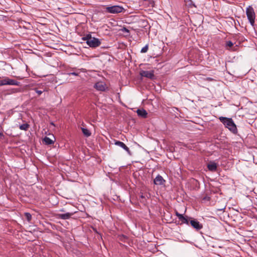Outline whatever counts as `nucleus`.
<instances>
[{"mask_svg": "<svg viewBox=\"0 0 257 257\" xmlns=\"http://www.w3.org/2000/svg\"><path fill=\"white\" fill-rule=\"evenodd\" d=\"M8 77H6L0 80V86L8 85Z\"/></svg>", "mask_w": 257, "mask_h": 257, "instance_id": "aec40b11", "label": "nucleus"}, {"mask_svg": "<svg viewBox=\"0 0 257 257\" xmlns=\"http://www.w3.org/2000/svg\"><path fill=\"white\" fill-rule=\"evenodd\" d=\"M17 78L19 80L23 79V77H21L20 76L17 77Z\"/></svg>", "mask_w": 257, "mask_h": 257, "instance_id": "c85d7f7f", "label": "nucleus"}, {"mask_svg": "<svg viewBox=\"0 0 257 257\" xmlns=\"http://www.w3.org/2000/svg\"><path fill=\"white\" fill-rule=\"evenodd\" d=\"M175 214L178 217L179 219L183 215V214L179 213L177 211L176 212Z\"/></svg>", "mask_w": 257, "mask_h": 257, "instance_id": "bb28decb", "label": "nucleus"}, {"mask_svg": "<svg viewBox=\"0 0 257 257\" xmlns=\"http://www.w3.org/2000/svg\"><path fill=\"white\" fill-rule=\"evenodd\" d=\"M3 136H4V135H3V133L0 132V138L2 137Z\"/></svg>", "mask_w": 257, "mask_h": 257, "instance_id": "c756f323", "label": "nucleus"}, {"mask_svg": "<svg viewBox=\"0 0 257 257\" xmlns=\"http://www.w3.org/2000/svg\"><path fill=\"white\" fill-rule=\"evenodd\" d=\"M86 43L91 48L97 47L101 44V42L99 40L94 37H93L92 39L88 40L86 41Z\"/></svg>", "mask_w": 257, "mask_h": 257, "instance_id": "20e7f679", "label": "nucleus"}, {"mask_svg": "<svg viewBox=\"0 0 257 257\" xmlns=\"http://www.w3.org/2000/svg\"><path fill=\"white\" fill-rule=\"evenodd\" d=\"M148 45H146L145 47H144L141 50V52L142 53H146L148 50Z\"/></svg>", "mask_w": 257, "mask_h": 257, "instance_id": "5701e85b", "label": "nucleus"}, {"mask_svg": "<svg viewBox=\"0 0 257 257\" xmlns=\"http://www.w3.org/2000/svg\"><path fill=\"white\" fill-rule=\"evenodd\" d=\"M93 37H91L90 34L87 35L85 37L82 38V40L87 41L88 40L90 39H92Z\"/></svg>", "mask_w": 257, "mask_h": 257, "instance_id": "b1692460", "label": "nucleus"}, {"mask_svg": "<svg viewBox=\"0 0 257 257\" xmlns=\"http://www.w3.org/2000/svg\"><path fill=\"white\" fill-rule=\"evenodd\" d=\"M123 8L119 6H107L105 8V12L110 14H118L122 12Z\"/></svg>", "mask_w": 257, "mask_h": 257, "instance_id": "7ed1b4c3", "label": "nucleus"}, {"mask_svg": "<svg viewBox=\"0 0 257 257\" xmlns=\"http://www.w3.org/2000/svg\"><path fill=\"white\" fill-rule=\"evenodd\" d=\"M8 85H15V86H21V83L16 80L10 79L8 78Z\"/></svg>", "mask_w": 257, "mask_h": 257, "instance_id": "dca6fc26", "label": "nucleus"}, {"mask_svg": "<svg viewBox=\"0 0 257 257\" xmlns=\"http://www.w3.org/2000/svg\"><path fill=\"white\" fill-rule=\"evenodd\" d=\"M190 219H191V217H189L188 216H187V215H185V216L183 215L179 219V220L181 221V224H186L189 225Z\"/></svg>", "mask_w": 257, "mask_h": 257, "instance_id": "4468645a", "label": "nucleus"}, {"mask_svg": "<svg viewBox=\"0 0 257 257\" xmlns=\"http://www.w3.org/2000/svg\"><path fill=\"white\" fill-rule=\"evenodd\" d=\"M140 3L146 8H153L155 5L154 0H141Z\"/></svg>", "mask_w": 257, "mask_h": 257, "instance_id": "6e6552de", "label": "nucleus"}, {"mask_svg": "<svg viewBox=\"0 0 257 257\" xmlns=\"http://www.w3.org/2000/svg\"><path fill=\"white\" fill-rule=\"evenodd\" d=\"M79 74V72L78 71H75V72H71L68 73V75L78 76Z\"/></svg>", "mask_w": 257, "mask_h": 257, "instance_id": "a878e982", "label": "nucleus"}, {"mask_svg": "<svg viewBox=\"0 0 257 257\" xmlns=\"http://www.w3.org/2000/svg\"><path fill=\"white\" fill-rule=\"evenodd\" d=\"M189 225H191L194 229L198 231L203 228V225L197 219L191 217L189 221Z\"/></svg>", "mask_w": 257, "mask_h": 257, "instance_id": "39448f33", "label": "nucleus"}, {"mask_svg": "<svg viewBox=\"0 0 257 257\" xmlns=\"http://www.w3.org/2000/svg\"><path fill=\"white\" fill-rule=\"evenodd\" d=\"M73 213L70 212H67L64 214L59 213L57 214L56 215V216L57 218L65 220L69 219L71 217V216L73 215Z\"/></svg>", "mask_w": 257, "mask_h": 257, "instance_id": "f8f14e48", "label": "nucleus"}, {"mask_svg": "<svg viewBox=\"0 0 257 257\" xmlns=\"http://www.w3.org/2000/svg\"><path fill=\"white\" fill-rule=\"evenodd\" d=\"M114 144L124 149L130 155H131L129 148L123 143L119 141L114 140Z\"/></svg>", "mask_w": 257, "mask_h": 257, "instance_id": "1a4fd4ad", "label": "nucleus"}, {"mask_svg": "<svg viewBox=\"0 0 257 257\" xmlns=\"http://www.w3.org/2000/svg\"><path fill=\"white\" fill-rule=\"evenodd\" d=\"M233 45V43L230 41H228L226 42L225 46L227 48V47H231Z\"/></svg>", "mask_w": 257, "mask_h": 257, "instance_id": "393cba45", "label": "nucleus"}, {"mask_svg": "<svg viewBox=\"0 0 257 257\" xmlns=\"http://www.w3.org/2000/svg\"><path fill=\"white\" fill-rule=\"evenodd\" d=\"M94 88L98 91H105L108 87L105 82L98 81L95 83Z\"/></svg>", "mask_w": 257, "mask_h": 257, "instance_id": "423d86ee", "label": "nucleus"}, {"mask_svg": "<svg viewBox=\"0 0 257 257\" xmlns=\"http://www.w3.org/2000/svg\"><path fill=\"white\" fill-rule=\"evenodd\" d=\"M60 211H64V210L63 209H61V210H60Z\"/></svg>", "mask_w": 257, "mask_h": 257, "instance_id": "2f4dec72", "label": "nucleus"}, {"mask_svg": "<svg viewBox=\"0 0 257 257\" xmlns=\"http://www.w3.org/2000/svg\"><path fill=\"white\" fill-rule=\"evenodd\" d=\"M122 31L124 32H126V33H129V30L125 28H123L122 29Z\"/></svg>", "mask_w": 257, "mask_h": 257, "instance_id": "cd10ccee", "label": "nucleus"}, {"mask_svg": "<svg viewBox=\"0 0 257 257\" xmlns=\"http://www.w3.org/2000/svg\"><path fill=\"white\" fill-rule=\"evenodd\" d=\"M137 114L139 116L143 118H147L148 113L147 111L144 109H138L137 111Z\"/></svg>", "mask_w": 257, "mask_h": 257, "instance_id": "2eb2a0df", "label": "nucleus"}, {"mask_svg": "<svg viewBox=\"0 0 257 257\" xmlns=\"http://www.w3.org/2000/svg\"><path fill=\"white\" fill-rule=\"evenodd\" d=\"M140 75L142 77H145L148 78H150L151 79H153L154 77V71L153 70L152 71H145V70H141L140 72Z\"/></svg>", "mask_w": 257, "mask_h": 257, "instance_id": "0eeeda50", "label": "nucleus"}, {"mask_svg": "<svg viewBox=\"0 0 257 257\" xmlns=\"http://www.w3.org/2000/svg\"><path fill=\"white\" fill-rule=\"evenodd\" d=\"M141 197L142 199H145V197L144 196V195H143V194L141 196Z\"/></svg>", "mask_w": 257, "mask_h": 257, "instance_id": "7c9ffc66", "label": "nucleus"}, {"mask_svg": "<svg viewBox=\"0 0 257 257\" xmlns=\"http://www.w3.org/2000/svg\"><path fill=\"white\" fill-rule=\"evenodd\" d=\"M33 90L36 91L38 96H40L43 92L47 91V88L42 85H39L38 87L33 88Z\"/></svg>", "mask_w": 257, "mask_h": 257, "instance_id": "9b49d317", "label": "nucleus"}, {"mask_svg": "<svg viewBox=\"0 0 257 257\" xmlns=\"http://www.w3.org/2000/svg\"><path fill=\"white\" fill-rule=\"evenodd\" d=\"M118 237L119 240L123 242H125L126 240L127 239V237L123 234L119 235Z\"/></svg>", "mask_w": 257, "mask_h": 257, "instance_id": "4be33fe9", "label": "nucleus"}, {"mask_svg": "<svg viewBox=\"0 0 257 257\" xmlns=\"http://www.w3.org/2000/svg\"><path fill=\"white\" fill-rule=\"evenodd\" d=\"M207 168L210 171L215 172L217 168V164L214 161H210L207 164Z\"/></svg>", "mask_w": 257, "mask_h": 257, "instance_id": "ddd939ff", "label": "nucleus"}, {"mask_svg": "<svg viewBox=\"0 0 257 257\" xmlns=\"http://www.w3.org/2000/svg\"><path fill=\"white\" fill-rule=\"evenodd\" d=\"M81 130H82V132L83 135L85 136H86L87 137L90 136L91 134L90 132L87 128L82 127Z\"/></svg>", "mask_w": 257, "mask_h": 257, "instance_id": "a211bd4d", "label": "nucleus"}, {"mask_svg": "<svg viewBox=\"0 0 257 257\" xmlns=\"http://www.w3.org/2000/svg\"><path fill=\"white\" fill-rule=\"evenodd\" d=\"M246 14L250 24L252 26H254L255 14L253 8L249 6L246 9Z\"/></svg>", "mask_w": 257, "mask_h": 257, "instance_id": "f03ea898", "label": "nucleus"}, {"mask_svg": "<svg viewBox=\"0 0 257 257\" xmlns=\"http://www.w3.org/2000/svg\"><path fill=\"white\" fill-rule=\"evenodd\" d=\"M165 182L166 181L160 175H158L154 180V183L156 185H163Z\"/></svg>", "mask_w": 257, "mask_h": 257, "instance_id": "9d476101", "label": "nucleus"}, {"mask_svg": "<svg viewBox=\"0 0 257 257\" xmlns=\"http://www.w3.org/2000/svg\"><path fill=\"white\" fill-rule=\"evenodd\" d=\"M219 119L224 126L231 132L234 134H236L237 133L236 126L232 118L221 116Z\"/></svg>", "mask_w": 257, "mask_h": 257, "instance_id": "f257e3e1", "label": "nucleus"}, {"mask_svg": "<svg viewBox=\"0 0 257 257\" xmlns=\"http://www.w3.org/2000/svg\"><path fill=\"white\" fill-rule=\"evenodd\" d=\"M25 216L28 222H30L32 219V215L30 213H25Z\"/></svg>", "mask_w": 257, "mask_h": 257, "instance_id": "412c9836", "label": "nucleus"}, {"mask_svg": "<svg viewBox=\"0 0 257 257\" xmlns=\"http://www.w3.org/2000/svg\"><path fill=\"white\" fill-rule=\"evenodd\" d=\"M43 142L45 145H52V144H54V141L53 140H52V139H51L50 138H49V137H45L43 139Z\"/></svg>", "mask_w": 257, "mask_h": 257, "instance_id": "f3484780", "label": "nucleus"}, {"mask_svg": "<svg viewBox=\"0 0 257 257\" xmlns=\"http://www.w3.org/2000/svg\"><path fill=\"white\" fill-rule=\"evenodd\" d=\"M29 124L28 123H24L19 126V128L21 130L27 131L29 128Z\"/></svg>", "mask_w": 257, "mask_h": 257, "instance_id": "6ab92c4d", "label": "nucleus"}]
</instances>
